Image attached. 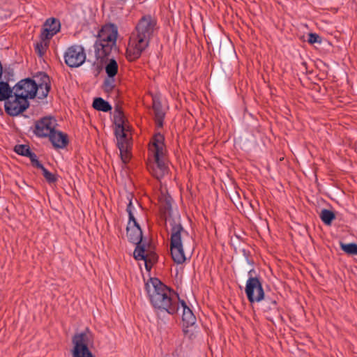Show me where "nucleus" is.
I'll list each match as a JSON object with an SVG mask.
<instances>
[{
	"instance_id": "obj_1",
	"label": "nucleus",
	"mask_w": 357,
	"mask_h": 357,
	"mask_svg": "<svg viewBox=\"0 0 357 357\" xmlns=\"http://www.w3.org/2000/svg\"><path fill=\"white\" fill-rule=\"evenodd\" d=\"M164 216L170 226V250L174 261L182 264L186 260L185 252H192L195 248V241L192 236L181 223L180 216L174 214L171 204L167 202Z\"/></svg>"
},
{
	"instance_id": "obj_11",
	"label": "nucleus",
	"mask_w": 357,
	"mask_h": 357,
	"mask_svg": "<svg viewBox=\"0 0 357 357\" xmlns=\"http://www.w3.org/2000/svg\"><path fill=\"white\" fill-rule=\"evenodd\" d=\"M56 121L51 116H45L35 123L34 134L40 138L48 137L56 130Z\"/></svg>"
},
{
	"instance_id": "obj_3",
	"label": "nucleus",
	"mask_w": 357,
	"mask_h": 357,
	"mask_svg": "<svg viewBox=\"0 0 357 357\" xmlns=\"http://www.w3.org/2000/svg\"><path fill=\"white\" fill-rule=\"evenodd\" d=\"M167 148L165 137L160 133H156L149 143V162L148 169L157 179L160 180L169 172Z\"/></svg>"
},
{
	"instance_id": "obj_25",
	"label": "nucleus",
	"mask_w": 357,
	"mask_h": 357,
	"mask_svg": "<svg viewBox=\"0 0 357 357\" xmlns=\"http://www.w3.org/2000/svg\"><path fill=\"white\" fill-rule=\"evenodd\" d=\"M116 86V79L114 77H107L104 81L102 84V89L103 90L109 93L113 91V89Z\"/></svg>"
},
{
	"instance_id": "obj_22",
	"label": "nucleus",
	"mask_w": 357,
	"mask_h": 357,
	"mask_svg": "<svg viewBox=\"0 0 357 357\" xmlns=\"http://www.w3.org/2000/svg\"><path fill=\"white\" fill-rule=\"evenodd\" d=\"M119 70V66L116 61L114 59L109 60L105 66V72L108 77H115Z\"/></svg>"
},
{
	"instance_id": "obj_16",
	"label": "nucleus",
	"mask_w": 357,
	"mask_h": 357,
	"mask_svg": "<svg viewBox=\"0 0 357 357\" xmlns=\"http://www.w3.org/2000/svg\"><path fill=\"white\" fill-rule=\"evenodd\" d=\"M153 109L154 112V119L157 128L163 126V121L165 116V112L162 107L159 98L155 96L153 98Z\"/></svg>"
},
{
	"instance_id": "obj_34",
	"label": "nucleus",
	"mask_w": 357,
	"mask_h": 357,
	"mask_svg": "<svg viewBox=\"0 0 357 357\" xmlns=\"http://www.w3.org/2000/svg\"><path fill=\"white\" fill-rule=\"evenodd\" d=\"M134 209V206L132 204V201L131 200H129V203L127 206V208H126V211L128 213V215H129V221H134V220H136L135 217H134V215L132 213V210Z\"/></svg>"
},
{
	"instance_id": "obj_32",
	"label": "nucleus",
	"mask_w": 357,
	"mask_h": 357,
	"mask_svg": "<svg viewBox=\"0 0 357 357\" xmlns=\"http://www.w3.org/2000/svg\"><path fill=\"white\" fill-rule=\"evenodd\" d=\"M26 157H28L30 159L31 165L33 167H37L38 169L42 168L43 164L38 160V157L36 153L31 151Z\"/></svg>"
},
{
	"instance_id": "obj_5",
	"label": "nucleus",
	"mask_w": 357,
	"mask_h": 357,
	"mask_svg": "<svg viewBox=\"0 0 357 357\" xmlns=\"http://www.w3.org/2000/svg\"><path fill=\"white\" fill-rule=\"evenodd\" d=\"M118 29L114 24L104 25L98 33V38L94 45L96 56L103 59L109 56L116 46Z\"/></svg>"
},
{
	"instance_id": "obj_29",
	"label": "nucleus",
	"mask_w": 357,
	"mask_h": 357,
	"mask_svg": "<svg viewBox=\"0 0 357 357\" xmlns=\"http://www.w3.org/2000/svg\"><path fill=\"white\" fill-rule=\"evenodd\" d=\"M14 150L15 153L22 156H26L31 151L30 147L26 144L16 145Z\"/></svg>"
},
{
	"instance_id": "obj_30",
	"label": "nucleus",
	"mask_w": 357,
	"mask_h": 357,
	"mask_svg": "<svg viewBox=\"0 0 357 357\" xmlns=\"http://www.w3.org/2000/svg\"><path fill=\"white\" fill-rule=\"evenodd\" d=\"M130 146H131L130 144H127L126 149H123V148H121V146H118V148L120 151V155H121V160L124 163L128 162L130 159Z\"/></svg>"
},
{
	"instance_id": "obj_27",
	"label": "nucleus",
	"mask_w": 357,
	"mask_h": 357,
	"mask_svg": "<svg viewBox=\"0 0 357 357\" xmlns=\"http://www.w3.org/2000/svg\"><path fill=\"white\" fill-rule=\"evenodd\" d=\"M264 301V305L266 307V310L269 311H277L278 310V303L275 299L270 298L268 296L266 297L264 296V298L263 299Z\"/></svg>"
},
{
	"instance_id": "obj_9",
	"label": "nucleus",
	"mask_w": 357,
	"mask_h": 357,
	"mask_svg": "<svg viewBox=\"0 0 357 357\" xmlns=\"http://www.w3.org/2000/svg\"><path fill=\"white\" fill-rule=\"evenodd\" d=\"M29 107V100L22 98V96L16 93H14L13 96L4 102L5 112L10 116H16L22 114Z\"/></svg>"
},
{
	"instance_id": "obj_21",
	"label": "nucleus",
	"mask_w": 357,
	"mask_h": 357,
	"mask_svg": "<svg viewBox=\"0 0 357 357\" xmlns=\"http://www.w3.org/2000/svg\"><path fill=\"white\" fill-rule=\"evenodd\" d=\"M93 107L96 110L105 112H109L112 109V106L109 103L102 98H95L93 102Z\"/></svg>"
},
{
	"instance_id": "obj_2",
	"label": "nucleus",
	"mask_w": 357,
	"mask_h": 357,
	"mask_svg": "<svg viewBox=\"0 0 357 357\" xmlns=\"http://www.w3.org/2000/svg\"><path fill=\"white\" fill-rule=\"evenodd\" d=\"M151 304L157 313L166 312L174 315L179 310L178 295L171 291L158 278H151L145 284Z\"/></svg>"
},
{
	"instance_id": "obj_20",
	"label": "nucleus",
	"mask_w": 357,
	"mask_h": 357,
	"mask_svg": "<svg viewBox=\"0 0 357 357\" xmlns=\"http://www.w3.org/2000/svg\"><path fill=\"white\" fill-rule=\"evenodd\" d=\"M14 93V86L11 87L8 82L0 81V101L6 102Z\"/></svg>"
},
{
	"instance_id": "obj_14",
	"label": "nucleus",
	"mask_w": 357,
	"mask_h": 357,
	"mask_svg": "<svg viewBox=\"0 0 357 357\" xmlns=\"http://www.w3.org/2000/svg\"><path fill=\"white\" fill-rule=\"evenodd\" d=\"M137 246L134 251V257L136 260H143L145 263V267L147 271H150L153 264L157 261L155 255L148 256L145 254V248L140 244H136Z\"/></svg>"
},
{
	"instance_id": "obj_10",
	"label": "nucleus",
	"mask_w": 357,
	"mask_h": 357,
	"mask_svg": "<svg viewBox=\"0 0 357 357\" xmlns=\"http://www.w3.org/2000/svg\"><path fill=\"white\" fill-rule=\"evenodd\" d=\"M64 60L66 64L70 68L79 67L86 61L84 47L76 45L69 47L64 54Z\"/></svg>"
},
{
	"instance_id": "obj_4",
	"label": "nucleus",
	"mask_w": 357,
	"mask_h": 357,
	"mask_svg": "<svg viewBox=\"0 0 357 357\" xmlns=\"http://www.w3.org/2000/svg\"><path fill=\"white\" fill-rule=\"evenodd\" d=\"M36 81L26 78L19 81L14 86L15 93L25 98L26 100L34 98L36 96L39 99H44L51 89L50 77L43 72L38 73Z\"/></svg>"
},
{
	"instance_id": "obj_24",
	"label": "nucleus",
	"mask_w": 357,
	"mask_h": 357,
	"mask_svg": "<svg viewBox=\"0 0 357 357\" xmlns=\"http://www.w3.org/2000/svg\"><path fill=\"white\" fill-rule=\"evenodd\" d=\"M335 216L333 211L328 209H323L320 213V218L326 225H331Z\"/></svg>"
},
{
	"instance_id": "obj_13",
	"label": "nucleus",
	"mask_w": 357,
	"mask_h": 357,
	"mask_svg": "<svg viewBox=\"0 0 357 357\" xmlns=\"http://www.w3.org/2000/svg\"><path fill=\"white\" fill-rule=\"evenodd\" d=\"M60 29L61 24L59 20L55 18H49L44 24L41 37L43 39H51L60 31Z\"/></svg>"
},
{
	"instance_id": "obj_28",
	"label": "nucleus",
	"mask_w": 357,
	"mask_h": 357,
	"mask_svg": "<svg viewBox=\"0 0 357 357\" xmlns=\"http://www.w3.org/2000/svg\"><path fill=\"white\" fill-rule=\"evenodd\" d=\"M39 169H41L43 176L49 183H53L57 181L56 176L54 174L49 172L43 165L42 166V168Z\"/></svg>"
},
{
	"instance_id": "obj_7",
	"label": "nucleus",
	"mask_w": 357,
	"mask_h": 357,
	"mask_svg": "<svg viewBox=\"0 0 357 357\" xmlns=\"http://www.w3.org/2000/svg\"><path fill=\"white\" fill-rule=\"evenodd\" d=\"M150 40L135 33L130 38L128 46L126 50V57L130 61H135L139 58L142 52L149 45Z\"/></svg>"
},
{
	"instance_id": "obj_23",
	"label": "nucleus",
	"mask_w": 357,
	"mask_h": 357,
	"mask_svg": "<svg viewBox=\"0 0 357 357\" xmlns=\"http://www.w3.org/2000/svg\"><path fill=\"white\" fill-rule=\"evenodd\" d=\"M49 40L50 39H43L40 36V41L35 44V51L40 57H42L46 52L49 44Z\"/></svg>"
},
{
	"instance_id": "obj_15",
	"label": "nucleus",
	"mask_w": 357,
	"mask_h": 357,
	"mask_svg": "<svg viewBox=\"0 0 357 357\" xmlns=\"http://www.w3.org/2000/svg\"><path fill=\"white\" fill-rule=\"evenodd\" d=\"M127 237L133 244H140L142 241V231L136 220L129 221L127 227Z\"/></svg>"
},
{
	"instance_id": "obj_35",
	"label": "nucleus",
	"mask_w": 357,
	"mask_h": 357,
	"mask_svg": "<svg viewBox=\"0 0 357 357\" xmlns=\"http://www.w3.org/2000/svg\"><path fill=\"white\" fill-rule=\"evenodd\" d=\"M118 2H126L127 0H116Z\"/></svg>"
},
{
	"instance_id": "obj_8",
	"label": "nucleus",
	"mask_w": 357,
	"mask_h": 357,
	"mask_svg": "<svg viewBox=\"0 0 357 357\" xmlns=\"http://www.w3.org/2000/svg\"><path fill=\"white\" fill-rule=\"evenodd\" d=\"M91 337L89 332H82L73 337V357H94L88 347Z\"/></svg>"
},
{
	"instance_id": "obj_18",
	"label": "nucleus",
	"mask_w": 357,
	"mask_h": 357,
	"mask_svg": "<svg viewBox=\"0 0 357 357\" xmlns=\"http://www.w3.org/2000/svg\"><path fill=\"white\" fill-rule=\"evenodd\" d=\"M180 308L182 309V320L184 324L187 327L193 326L196 323V317L184 301H180Z\"/></svg>"
},
{
	"instance_id": "obj_31",
	"label": "nucleus",
	"mask_w": 357,
	"mask_h": 357,
	"mask_svg": "<svg viewBox=\"0 0 357 357\" xmlns=\"http://www.w3.org/2000/svg\"><path fill=\"white\" fill-rule=\"evenodd\" d=\"M114 125L115 128L119 127H128L124 121V117L122 113L119 112L118 114L114 115Z\"/></svg>"
},
{
	"instance_id": "obj_17",
	"label": "nucleus",
	"mask_w": 357,
	"mask_h": 357,
	"mask_svg": "<svg viewBox=\"0 0 357 357\" xmlns=\"http://www.w3.org/2000/svg\"><path fill=\"white\" fill-rule=\"evenodd\" d=\"M48 138L55 149H64L68 144V135L56 130Z\"/></svg>"
},
{
	"instance_id": "obj_33",
	"label": "nucleus",
	"mask_w": 357,
	"mask_h": 357,
	"mask_svg": "<svg viewBox=\"0 0 357 357\" xmlns=\"http://www.w3.org/2000/svg\"><path fill=\"white\" fill-rule=\"evenodd\" d=\"M308 43L310 44H320L321 43V38L318 34L315 33H310L308 36Z\"/></svg>"
},
{
	"instance_id": "obj_26",
	"label": "nucleus",
	"mask_w": 357,
	"mask_h": 357,
	"mask_svg": "<svg viewBox=\"0 0 357 357\" xmlns=\"http://www.w3.org/2000/svg\"><path fill=\"white\" fill-rule=\"evenodd\" d=\"M341 249L348 255H357V244L354 243L340 244Z\"/></svg>"
},
{
	"instance_id": "obj_19",
	"label": "nucleus",
	"mask_w": 357,
	"mask_h": 357,
	"mask_svg": "<svg viewBox=\"0 0 357 357\" xmlns=\"http://www.w3.org/2000/svg\"><path fill=\"white\" fill-rule=\"evenodd\" d=\"M129 127H119L114 129V134L117 141V146H121L123 149H126L127 144H130L128 137Z\"/></svg>"
},
{
	"instance_id": "obj_6",
	"label": "nucleus",
	"mask_w": 357,
	"mask_h": 357,
	"mask_svg": "<svg viewBox=\"0 0 357 357\" xmlns=\"http://www.w3.org/2000/svg\"><path fill=\"white\" fill-rule=\"evenodd\" d=\"M248 278L245 287L247 298L251 303L261 302L264 298V291L261 278L256 274L253 268L248 271Z\"/></svg>"
},
{
	"instance_id": "obj_12",
	"label": "nucleus",
	"mask_w": 357,
	"mask_h": 357,
	"mask_svg": "<svg viewBox=\"0 0 357 357\" xmlns=\"http://www.w3.org/2000/svg\"><path fill=\"white\" fill-rule=\"evenodd\" d=\"M155 26V20L151 15H144L139 20L134 33L150 40Z\"/></svg>"
}]
</instances>
